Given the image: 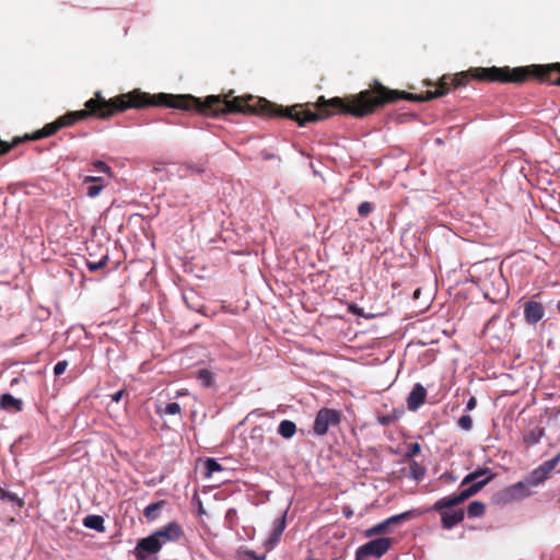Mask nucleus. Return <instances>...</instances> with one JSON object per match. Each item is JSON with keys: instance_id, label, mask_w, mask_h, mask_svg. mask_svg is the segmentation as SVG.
Wrapping results in <instances>:
<instances>
[{"instance_id": "nucleus-1", "label": "nucleus", "mask_w": 560, "mask_h": 560, "mask_svg": "<svg viewBox=\"0 0 560 560\" xmlns=\"http://www.w3.org/2000/svg\"><path fill=\"white\" fill-rule=\"evenodd\" d=\"M470 79L486 82L523 83L529 79L548 82L560 86V62L549 65H532L526 67H489L472 68L455 75H443L434 91L424 94H413L405 91L390 90L375 81L374 85L350 97H332L326 100L319 96L316 103L295 104L283 107L273 103V117H287L305 126L332 116L336 113L362 118L373 114L376 109L392 104L398 100L411 102H427L445 95L452 88L467 85Z\"/></svg>"}, {"instance_id": "nucleus-2", "label": "nucleus", "mask_w": 560, "mask_h": 560, "mask_svg": "<svg viewBox=\"0 0 560 560\" xmlns=\"http://www.w3.org/2000/svg\"><path fill=\"white\" fill-rule=\"evenodd\" d=\"M85 108L69 112L55 121L46 124L42 129L22 137L26 140H39L50 137L60 129L70 127L80 120L89 117L108 119L116 113L129 108H144L149 106H164L184 110H195L208 117H218L226 114H247L268 117V101L257 96H236L229 100V95H209L205 100L190 94H166L151 95L140 90H133L118 96L105 100L101 92L84 104Z\"/></svg>"}, {"instance_id": "nucleus-3", "label": "nucleus", "mask_w": 560, "mask_h": 560, "mask_svg": "<svg viewBox=\"0 0 560 560\" xmlns=\"http://www.w3.org/2000/svg\"><path fill=\"white\" fill-rule=\"evenodd\" d=\"M489 468H478L468 474L460 482V491L438 500L431 508V511H441L458 506L470 497L478 493L487 483L493 479Z\"/></svg>"}, {"instance_id": "nucleus-4", "label": "nucleus", "mask_w": 560, "mask_h": 560, "mask_svg": "<svg viewBox=\"0 0 560 560\" xmlns=\"http://www.w3.org/2000/svg\"><path fill=\"white\" fill-rule=\"evenodd\" d=\"M341 412L336 409L322 408L316 413L313 430L318 436L326 435L330 427H337L341 422Z\"/></svg>"}, {"instance_id": "nucleus-5", "label": "nucleus", "mask_w": 560, "mask_h": 560, "mask_svg": "<svg viewBox=\"0 0 560 560\" xmlns=\"http://www.w3.org/2000/svg\"><path fill=\"white\" fill-rule=\"evenodd\" d=\"M392 538H377L360 546L355 551V560H365L368 557L382 558L390 548Z\"/></svg>"}, {"instance_id": "nucleus-6", "label": "nucleus", "mask_w": 560, "mask_h": 560, "mask_svg": "<svg viewBox=\"0 0 560 560\" xmlns=\"http://www.w3.org/2000/svg\"><path fill=\"white\" fill-rule=\"evenodd\" d=\"M560 463V452L551 459L544 462L540 464L537 468L532 470L529 475L526 477L527 482L530 485V487H537L545 482L552 470L558 466Z\"/></svg>"}, {"instance_id": "nucleus-7", "label": "nucleus", "mask_w": 560, "mask_h": 560, "mask_svg": "<svg viewBox=\"0 0 560 560\" xmlns=\"http://www.w3.org/2000/svg\"><path fill=\"white\" fill-rule=\"evenodd\" d=\"M530 485L527 480L518 481L510 487H506L502 491H500L497 497L498 501L502 503H510L513 501L521 500L530 495Z\"/></svg>"}, {"instance_id": "nucleus-8", "label": "nucleus", "mask_w": 560, "mask_h": 560, "mask_svg": "<svg viewBox=\"0 0 560 560\" xmlns=\"http://www.w3.org/2000/svg\"><path fill=\"white\" fill-rule=\"evenodd\" d=\"M412 516V511H407L397 515H393L385 521L370 527L365 530L366 537L377 536L389 532V527L401 522L408 521Z\"/></svg>"}, {"instance_id": "nucleus-9", "label": "nucleus", "mask_w": 560, "mask_h": 560, "mask_svg": "<svg viewBox=\"0 0 560 560\" xmlns=\"http://www.w3.org/2000/svg\"><path fill=\"white\" fill-rule=\"evenodd\" d=\"M153 535L161 542V546H163L170 541H177L184 535V530L177 522H171L155 530Z\"/></svg>"}, {"instance_id": "nucleus-10", "label": "nucleus", "mask_w": 560, "mask_h": 560, "mask_svg": "<svg viewBox=\"0 0 560 560\" xmlns=\"http://www.w3.org/2000/svg\"><path fill=\"white\" fill-rule=\"evenodd\" d=\"M161 542L156 539V537L152 534L145 538H142L138 541L135 553L137 559L144 560V553L154 555L161 550Z\"/></svg>"}, {"instance_id": "nucleus-11", "label": "nucleus", "mask_w": 560, "mask_h": 560, "mask_svg": "<svg viewBox=\"0 0 560 560\" xmlns=\"http://www.w3.org/2000/svg\"><path fill=\"white\" fill-rule=\"evenodd\" d=\"M427 389L422 384L417 383L413 385L411 392L407 397V407L410 411L418 410L425 401Z\"/></svg>"}, {"instance_id": "nucleus-12", "label": "nucleus", "mask_w": 560, "mask_h": 560, "mask_svg": "<svg viewBox=\"0 0 560 560\" xmlns=\"http://www.w3.org/2000/svg\"><path fill=\"white\" fill-rule=\"evenodd\" d=\"M287 525L285 514L281 515L273 522L272 530L269 538L265 541V548L270 551L280 540Z\"/></svg>"}, {"instance_id": "nucleus-13", "label": "nucleus", "mask_w": 560, "mask_h": 560, "mask_svg": "<svg viewBox=\"0 0 560 560\" xmlns=\"http://www.w3.org/2000/svg\"><path fill=\"white\" fill-rule=\"evenodd\" d=\"M545 315V308L541 303L536 301H528L525 303L524 306V317L525 320L530 324L535 325L539 320L542 319Z\"/></svg>"}, {"instance_id": "nucleus-14", "label": "nucleus", "mask_w": 560, "mask_h": 560, "mask_svg": "<svg viewBox=\"0 0 560 560\" xmlns=\"http://www.w3.org/2000/svg\"><path fill=\"white\" fill-rule=\"evenodd\" d=\"M439 512L441 513V525L444 529H452L454 526L462 523L465 517L463 509H458L453 512H448L446 509H443Z\"/></svg>"}, {"instance_id": "nucleus-15", "label": "nucleus", "mask_w": 560, "mask_h": 560, "mask_svg": "<svg viewBox=\"0 0 560 560\" xmlns=\"http://www.w3.org/2000/svg\"><path fill=\"white\" fill-rule=\"evenodd\" d=\"M0 408L4 410L21 411L23 402L21 399L13 397L11 394H3L0 396Z\"/></svg>"}, {"instance_id": "nucleus-16", "label": "nucleus", "mask_w": 560, "mask_h": 560, "mask_svg": "<svg viewBox=\"0 0 560 560\" xmlns=\"http://www.w3.org/2000/svg\"><path fill=\"white\" fill-rule=\"evenodd\" d=\"M102 177L96 176H86L83 183H91V185L86 189V194L91 198H95L103 190L104 185L102 184Z\"/></svg>"}, {"instance_id": "nucleus-17", "label": "nucleus", "mask_w": 560, "mask_h": 560, "mask_svg": "<svg viewBox=\"0 0 560 560\" xmlns=\"http://www.w3.org/2000/svg\"><path fill=\"white\" fill-rule=\"evenodd\" d=\"M404 415L402 408H394L390 412L377 416V422L384 427L398 421Z\"/></svg>"}, {"instance_id": "nucleus-18", "label": "nucleus", "mask_w": 560, "mask_h": 560, "mask_svg": "<svg viewBox=\"0 0 560 560\" xmlns=\"http://www.w3.org/2000/svg\"><path fill=\"white\" fill-rule=\"evenodd\" d=\"M83 525L100 533L105 532L104 518L101 515L91 514L83 518Z\"/></svg>"}, {"instance_id": "nucleus-19", "label": "nucleus", "mask_w": 560, "mask_h": 560, "mask_svg": "<svg viewBox=\"0 0 560 560\" xmlns=\"http://www.w3.org/2000/svg\"><path fill=\"white\" fill-rule=\"evenodd\" d=\"M166 504V501L165 500H161V501H158V502H154L152 504H149L144 511H143V515L144 517L148 520V521H154L159 517L160 515V511L162 510V508Z\"/></svg>"}, {"instance_id": "nucleus-20", "label": "nucleus", "mask_w": 560, "mask_h": 560, "mask_svg": "<svg viewBox=\"0 0 560 560\" xmlns=\"http://www.w3.org/2000/svg\"><path fill=\"white\" fill-rule=\"evenodd\" d=\"M296 432V425L291 420H282L278 427V433L284 439H291Z\"/></svg>"}, {"instance_id": "nucleus-21", "label": "nucleus", "mask_w": 560, "mask_h": 560, "mask_svg": "<svg viewBox=\"0 0 560 560\" xmlns=\"http://www.w3.org/2000/svg\"><path fill=\"white\" fill-rule=\"evenodd\" d=\"M486 505L480 501L471 502L467 508V514L469 517H479L483 515Z\"/></svg>"}, {"instance_id": "nucleus-22", "label": "nucleus", "mask_w": 560, "mask_h": 560, "mask_svg": "<svg viewBox=\"0 0 560 560\" xmlns=\"http://www.w3.org/2000/svg\"><path fill=\"white\" fill-rule=\"evenodd\" d=\"M107 262H108V252L106 250V253L103 254L97 261L88 259L86 266L90 271L94 272V271H97V270L104 268L107 265Z\"/></svg>"}, {"instance_id": "nucleus-23", "label": "nucleus", "mask_w": 560, "mask_h": 560, "mask_svg": "<svg viewBox=\"0 0 560 560\" xmlns=\"http://www.w3.org/2000/svg\"><path fill=\"white\" fill-rule=\"evenodd\" d=\"M409 475L415 480H421L425 475V468L413 460L409 465Z\"/></svg>"}, {"instance_id": "nucleus-24", "label": "nucleus", "mask_w": 560, "mask_h": 560, "mask_svg": "<svg viewBox=\"0 0 560 560\" xmlns=\"http://www.w3.org/2000/svg\"><path fill=\"white\" fill-rule=\"evenodd\" d=\"M205 469L206 477H211L214 472L222 471L223 467L214 458H207Z\"/></svg>"}, {"instance_id": "nucleus-25", "label": "nucleus", "mask_w": 560, "mask_h": 560, "mask_svg": "<svg viewBox=\"0 0 560 560\" xmlns=\"http://www.w3.org/2000/svg\"><path fill=\"white\" fill-rule=\"evenodd\" d=\"M0 499L3 501H10L15 503L18 506H23L24 502L15 493L4 490L0 487Z\"/></svg>"}, {"instance_id": "nucleus-26", "label": "nucleus", "mask_w": 560, "mask_h": 560, "mask_svg": "<svg viewBox=\"0 0 560 560\" xmlns=\"http://www.w3.org/2000/svg\"><path fill=\"white\" fill-rule=\"evenodd\" d=\"M197 378L201 382L205 387H210L212 385L213 378L210 371L202 369L197 373Z\"/></svg>"}, {"instance_id": "nucleus-27", "label": "nucleus", "mask_w": 560, "mask_h": 560, "mask_svg": "<svg viewBox=\"0 0 560 560\" xmlns=\"http://www.w3.org/2000/svg\"><path fill=\"white\" fill-rule=\"evenodd\" d=\"M373 211V205L369 201H363L358 207V213L362 218H366Z\"/></svg>"}, {"instance_id": "nucleus-28", "label": "nucleus", "mask_w": 560, "mask_h": 560, "mask_svg": "<svg viewBox=\"0 0 560 560\" xmlns=\"http://www.w3.org/2000/svg\"><path fill=\"white\" fill-rule=\"evenodd\" d=\"M457 423L465 431H469L472 428V419L468 415L462 416L458 419Z\"/></svg>"}, {"instance_id": "nucleus-29", "label": "nucleus", "mask_w": 560, "mask_h": 560, "mask_svg": "<svg viewBox=\"0 0 560 560\" xmlns=\"http://www.w3.org/2000/svg\"><path fill=\"white\" fill-rule=\"evenodd\" d=\"M164 412L166 415H178L180 412V406L178 402H170L165 406Z\"/></svg>"}, {"instance_id": "nucleus-30", "label": "nucleus", "mask_w": 560, "mask_h": 560, "mask_svg": "<svg viewBox=\"0 0 560 560\" xmlns=\"http://www.w3.org/2000/svg\"><path fill=\"white\" fill-rule=\"evenodd\" d=\"M68 362L67 361H59L54 368V374L55 376H60L67 369Z\"/></svg>"}, {"instance_id": "nucleus-31", "label": "nucleus", "mask_w": 560, "mask_h": 560, "mask_svg": "<svg viewBox=\"0 0 560 560\" xmlns=\"http://www.w3.org/2000/svg\"><path fill=\"white\" fill-rule=\"evenodd\" d=\"M421 451V446L419 443H412L409 445V450L407 452V457L411 458L417 456Z\"/></svg>"}, {"instance_id": "nucleus-32", "label": "nucleus", "mask_w": 560, "mask_h": 560, "mask_svg": "<svg viewBox=\"0 0 560 560\" xmlns=\"http://www.w3.org/2000/svg\"><path fill=\"white\" fill-rule=\"evenodd\" d=\"M93 165L97 171L103 173H108L110 171V167L103 161H96Z\"/></svg>"}, {"instance_id": "nucleus-33", "label": "nucleus", "mask_w": 560, "mask_h": 560, "mask_svg": "<svg viewBox=\"0 0 560 560\" xmlns=\"http://www.w3.org/2000/svg\"><path fill=\"white\" fill-rule=\"evenodd\" d=\"M246 555L252 558L253 560H266V555H257L253 550L246 551Z\"/></svg>"}, {"instance_id": "nucleus-34", "label": "nucleus", "mask_w": 560, "mask_h": 560, "mask_svg": "<svg viewBox=\"0 0 560 560\" xmlns=\"http://www.w3.org/2000/svg\"><path fill=\"white\" fill-rule=\"evenodd\" d=\"M125 395H126V392L124 389H120L112 395V400L114 402H119Z\"/></svg>"}, {"instance_id": "nucleus-35", "label": "nucleus", "mask_w": 560, "mask_h": 560, "mask_svg": "<svg viewBox=\"0 0 560 560\" xmlns=\"http://www.w3.org/2000/svg\"><path fill=\"white\" fill-rule=\"evenodd\" d=\"M477 406V399L475 397H470L466 405V411H471Z\"/></svg>"}, {"instance_id": "nucleus-36", "label": "nucleus", "mask_w": 560, "mask_h": 560, "mask_svg": "<svg viewBox=\"0 0 560 560\" xmlns=\"http://www.w3.org/2000/svg\"><path fill=\"white\" fill-rule=\"evenodd\" d=\"M350 311H351L353 314L362 315L361 310H360V308H358L355 305H351V306H350Z\"/></svg>"}, {"instance_id": "nucleus-37", "label": "nucleus", "mask_w": 560, "mask_h": 560, "mask_svg": "<svg viewBox=\"0 0 560 560\" xmlns=\"http://www.w3.org/2000/svg\"><path fill=\"white\" fill-rule=\"evenodd\" d=\"M542 433H544V431H542V430H540L539 435H538V436H533L532 442H533V443H537V442L539 441L540 435H542Z\"/></svg>"}, {"instance_id": "nucleus-38", "label": "nucleus", "mask_w": 560, "mask_h": 560, "mask_svg": "<svg viewBox=\"0 0 560 560\" xmlns=\"http://www.w3.org/2000/svg\"><path fill=\"white\" fill-rule=\"evenodd\" d=\"M443 477H445V478H447L448 480H452V481H454V480H455V479H454V477H453L452 475H446V474H445V475H443Z\"/></svg>"}, {"instance_id": "nucleus-39", "label": "nucleus", "mask_w": 560, "mask_h": 560, "mask_svg": "<svg viewBox=\"0 0 560 560\" xmlns=\"http://www.w3.org/2000/svg\"><path fill=\"white\" fill-rule=\"evenodd\" d=\"M419 293H420V290H416V292H415V298H418V296H419Z\"/></svg>"}, {"instance_id": "nucleus-40", "label": "nucleus", "mask_w": 560, "mask_h": 560, "mask_svg": "<svg viewBox=\"0 0 560 560\" xmlns=\"http://www.w3.org/2000/svg\"><path fill=\"white\" fill-rule=\"evenodd\" d=\"M558 310H559V312H560V302H559V304H558Z\"/></svg>"}]
</instances>
